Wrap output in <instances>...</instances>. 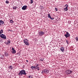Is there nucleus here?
Listing matches in <instances>:
<instances>
[{
	"label": "nucleus",
	"mask_w": 78,
	"mask_h": 78,
	"mask_svg": "<svg viewBox=\"0 0 78 78\" xmlns=\"http://www.w3.org/2000/svg\"><path fill=\"white\" fill-rule=\"evenodd\" d=\"M2 33H3V29H1V30H0V34H1Z\"/></svg>",
	"instance_id": "2eb2a0df"
},
{
	"label": "nucleus",
	"mask_w": 78,
	"mask_h": 78,
	"mask_svg": "<svg viewBox=\"0 0 78 78\" xmlns=\"http://www.w3.org/2000/svg\"><path fill=\"white\" fill-rule=\"evenodd\" d=\"M60 50H61L62 52H64V47H61Z\"/></svg>",
	"instance_id": "9b49d317"
},
{
	"label": "nucleus",
	"mask_w": 78,
	"mask_h": 78,
	"mask_svg": "<svg viewBox=\"0 0 78 78\" xmlns=\"http://www.w3.org/2000/svg\"><path fill=\"white\" fill-rule=\"evenodd\" d=\"M41 8H42V7H43V6H41Z\"/></svg>",
	"instance_id": "72a5a7b5"
},
{
	"label": "nucleus",
	"mask_w": 78,
	"mask_h": 78,
	"mask_svg": "<svg viewBox=\"0 0 78 78\" xmlns=\"http://www.w3.org/2000/svg\"><path fill=\"white\" fill-rule=\"evenodd\" d=\"M5 44H7V42H5Z\"/></svg>",
	"instance_id": "473e14b6"
},
{
	"label": "nucleus",
	"mask_w": 78,
	"mask_h": 78,
	"mask_svg": "<svg viewBox=\"0 0 78 78\" xmlns=\"http://www.w3.org/2000/svg\"><path fill=\"white\" fill-rule=\"evenodd\" d=\"M29 78H32V77H31V76H29Z\"/></svg>",
	"instance_id": "c756f323"
},
{
	"label": "nucleus",
	"mask_w": 78,
	"mask_h": 78,
	"mask_svg": "<svg viewBox=\"0 0 78 78\" xmlns=\"http://www.w3.org/2000/svg\"><path fill=\"white\" fill-rule=\"evenodd\" d=\"M10 23H13V21L12 20H10Z\"/></svg>",
	"instance_id": "4be33fe9"
},
{
	"label": "nucleus",
	"mask_w": 78,
	"mask_h": 78,
	"mask_svg": "<svg viewBox=\"0 0 78 78\" xmlns=\"http://www.w3.org/2000/svg\"><path fill=\"white\" fill-rule=\"evenodd\" d=\"M23 75H27L26 71L23 69H22V70L20 71L19 73H18V75L19 76H22Z\"/></svg>",
	"instance_id": "f257e3e1"
},
{
	"label": "nucleus",
	"mask_w": 78,
	"mask_h": 78,
	"mask_svg": "<svg viewBox=\"0 0 78 78\" xmlns=\"http://www.w3.org/2000/svg\"><path fill=\"white\" fill-rule=\"evenodd\" d=\"M26 62H28V60H26Z\"/></svg>",
	"instance_id": "2f4dec72"
},
{
	"label": "nucleus",
	"mask_w": 78,
	"mask_h": 78,
	"mask_svg": "<svg viewBox=\"0 0 78 78\" xmlns=\"http://www.w3.org/2000/svg\"><path fill=\"white\" fill-rule=\"evenodd\" d=\"M36 69H37V70H39V67L37 66Z\"/></svg>",
	"instance_id": "b1692460"
},
{
	"label": "nucleus",
	"mask_w": 78,
	"mask_h": 78,
	"mask_svg": "<svg viewBox=\"0 0 78 78\" xmlns=\"http://www.w3.org/2000/svg\"><path fill=\"white\" fill-rule=\"evenodd\" d=\"M27 8V5L23 6L22 8V10H25Z\"/></svg>",
	"instance_id": "1a4fd4ad"
},
{
	"label": "nucleus",
	"mask_w": 78,
	"mask_h": 78,
	"mask_svg": "<svg viewBox=\"0 0 78 78\" xmlns=\"http://www.w3.org/2000/svg\"><path fill=\"white\" fill-rule=\"evenodd\" d=\"M48 17L49 18H50L51 17V16H50V14H49L48 15Z\"/></svg>",
	"instance_id": "a211bd4d"
},
{
	"label": "nucleus",
	"mask_w": 78,
	"mask_h": 78,
	"mask_svg": "<svg viewBox=\"0 0 78 78\" xmlns=\"http://www.w3.org/2000/svg\"><path fill=\"white\" fill-rule=\"evenodd\" d=\"M50 19H51V20H54V19H55L53 18H51V17H50Z\"/></svg>",
	"instance_id": "a878e982"
},
{
	"label": "nucleus",
	"mask_w": 78,
	"mask_h": 78,
	"mask_svg": "<svg viewBox=\"0 0 78 78\" xmlns=\"http://www.w3.org/2000/svg\"><path fill=\"white\" fill-rule=\"evenodd\" d=\"M38 34L39 35V36H42V35H44V34L45 33H44V32H42V31H40L39 32Z\"/></svg>",
	"instance_id": "0eeeda50"
},
{
	"label": "nucleus",
	"mask_w": 78,
	"mask_h": 78,
	"mask_svg": "<svg viewBox=\"0 0 78 78\" xmlns=\"http://www.w3.org/2000/svg\"><path fill=\"white\" fill-rule=\"evenodd\" d=\"M40 61H42H42H44V59L40 58Z\"/></svg>",
	"instance_id": "6ab92c4d"
},
{
	"label": "nucleus",
	"mask_w": 78,
	"mask_h": 78,
	"mask_svg": "<svg viewBox=\"0 0 78 78\" xmlns=\"http://www.w3.org/2000/svg\"><path fill=\"white\" fill-rule=\"evenodd\" d=\"M24 43L26 45H29V43H28V41L27 39H25L23 40Z\"/></svg>",
	"instance_id": "7ed1b4c3"
},
{
	"label": "nucleus",
	"mask_w": 78,
	"mask_h": 78,
	"mask_svg": "<svg viewBox=\"0 0 78 78\" xmlns=\"http://www.w3.org/2000/svg\"><path fill=\"white\" fill-rule=\"evenodd\" d=\"M55 10H56V11H58V9H57L56 8H55Z\"/></svg>",
	"instance_id": "c85d7f7f"
},
{
	"label": "nucleus",
	"mask_w": 78,
	"mask_h": 78,
	"mask_svg": "<svg viewBox=\"0 0 78 78\" xmlns=\"http://www.w3.org/2000/svg\"><path fill=\"white\" fill-rule=\"evenodd\" d=\"M76 39L77 41H78V37H76Z\"/></svg>",
	"instance_id": "bb28decb"
},
{
	"label": "nucleus",
	"mask_w": 78,
	"mask_h": 78,
	"mask_svg": "<svg viewBox=\"0 0 78 78\" xmlns=\"http://www.w3.org/2000/svg\"><path fill=\"white\" fill-rule=\"evenodd\" d=\"M70 36V34L68 33V32H66V34H65V36L66 37V38H67L68 37H69Z\"/></svg>",
	"instance_id": "423d86ee"
},
{
	"label": "nucleus",
	"mask_w": 78,
	"mask_h": 78,
	"mask_svg": "<svg viewBox=\"0 0 78 78\" xmlns=\"http://www.w3.org/2000/svg\"><path fill=\"white\" fill-rule=\"evenodd\" d=\"M7 44H8H8H9V43H8V42H7Z\"/></svg>",
	"instance_id": "f704fd0d"
},
{
	"label": "nucleus",
	"mask_w": 78,
	"mask_h": 78,
	"mask_svg": "<svg viewBox=\"0 0 78 78\" xmlns=\"http://www.w3.org/2000/svg\"><path fill=\"white\" fill-rule=\"evenodd\" d=\"M0 37L2 38V39H6V37L5 35L3 34H1Z\"/></svg>",
	"instance_id": "20e7f679"
},
{
	"label": "nucleus",
	"mask_w": 78,
	"mask_h": 78,
	"mask_svg": "<svg viewBox=\"0 0 78 78\" xmlns=\"http://www.w3.org/2000/svg\"><path fill=\"white\" fill-rule=\"evenodd\" d=\"M9 68V69H11V70H12V66H10Z\"/></svg>",
	"instance_id": "f3484780"
},
{
	"label": "nucleus",
	"mask_w": 78,
	"mask_h": 78,
	"mask_svg": "<svg viewBox=\"0 0 78 78\" xmlns=\"http://www.w3.org/2000/svg\"><path fill=\"white\" fill-rule=\"evenodd\" d=\"M72 71H71V70H66V71L65 73L67 74V75H69V74L72 73Z\"/></svg>",
	"instance_id": "f03ea898"
},
{
	"label": "nucleus",
	"mask_w": 78,
	"mask_h": 78,
	"mask_svg": "<svg viewBox=\"0 0 78 78\" xmlns=\"http://www.w3.org/2000/svg\"><path fill=\"white\" fill-rule=\"evenodd\" d=\"M8 31H12L10 29H9L8 30Z\"/></svg>",
	"instance_id": "cd10ccee"
},
{
	"label": "nucleus",
	"mask_w": 78,
	"mask_h": 78,
	"mask_svg": "<svg viewBox=\"0 0 78 78\" xmlns=\"http://www.w3.org/2000/svg\"><path fill=\"white\" fill-rule=\"evenodd\" d=\"M17 6H16L15 5L14 6H13V9H17Z\"/></svg>",
	"instance_id": "4468645a"
},
{
	"label": "nucleus",
	"mask_w": 78,
	"mask_h": 78,
	"mask_svg": "<svg viewBox=\"0 0 78 78\" xmlns=\"http://www.w3.org/2000/svg\"><path fill=\"white\" fill-rule=\"evenodd\" d=\"M43 72L45 73H48L49 72V70L48 69H45L43 70V71L41 72V73H43Z\"/></svg>",
	"instance_id": "39448f33"
},
{
	"label": "nucleus",
	"mask_w": 78,
	"mask_h": 78,
	"mask_svg": "<svg viewBox=\"0 0 78 78\" xmlns=\"http://www.w3.org/2000/svg\"><path fill=\"white\" fill-rule=\"evenodd\" d=\"M66 42L67 44H69V43H68V41H66Z\"/></svg>",
	"instance_id": "7c9ffc66"
},
{
	"label": "nucleus",
	"mask_w": 78,
	"mask_h": 78,
	"mask_svg": "<svg viewBox=\"0 0 78 78\" xmlns=\"http://www.w3.org/2000/svg\"><path fill=\"white\" fill-rule=\"evenodd\" d=\"M67 6H66L65 8H64L63 10L64 11H68V8H67Z\"/></svg>",
	"instance_id": "ddd939ff"
},
{
	"label": "nucleus",
	"mask_w": 78,
	"mask_h": 78,
	"mask_svg": "<svg viewBox=\"0 0 78 78\" xmlns=\"http://www.w3.org/2000/svg\"><path fill=\"white\" fill-rule=\"evenodd\" d=\"M4 55L6 56H8V53L6 52H4Z\"/></svg>",
	"instance_id": "dca6fc26"
},
{
	"label": "nucleus",
	"mask_w": 78,
	"mask_h": 78,
	"mask_svg": "<svg viewBox=\"0 0 78 78\" xmlns=\"http://www.w3.org/2000/svg\"><path fill=\"white\" fill-rule=\"evenodd\" d=\"M5 3H7V4H8V3H9V1L7 0L5 1Z\"/></svg>",
	"instance_id": "412c9836"
},
{
	"label": "nucleus",
	"mask_w": 78,
	"mask_h": 78,
	"mask_svg": "<svg viewBox=\"0 0 78 78\" xmlns=\"http://www.w3.org/2000/svg\"><path fill=\"white\" fill-rule=\"evenodd\" d=\"M12 53L13 54H15V53H16V51L15 49H14V48H12Z\"/></svg>",
	"instance_id": "6e6552de"
},
{
	"label": "nucleus",
	"mask_w": 78,
	"mask_h": 78,
	"mask_svg": "<svg viewBox=\"0 0 78 78\" xmlns=\"http://www.w3.org/2000/svg\"><path fill=\"white\" fill-rule=\"evenodd\" d=\"M30 0L31 1L30 2V3L31 4H32V3H33V0Z\"/></svg>",
	"instance_id": "aec40b11"
},
{
	"label": "nucleus",
	"mask_w": 78,
	"mask_h": 78,
	"mask_svg": "<svg viewBox=\"0 0 78 78\" xmlns=\"http://www.w3.org/2000/svg\"><path fill=\"white\" fill-rule=\"evenodd\" d=\"M8 43H11V41L10 40H8L7 41Z\"/></svg>",
	"instance_id": "393cba45"
},
{
	"label": "nucleus",
	"mask_w": 78,
	"mask_h": 78,
	"mask_svg": "<svg viewBox=\"0 0 78 78\" xmlns=\"http://www.w3.org/2000/svg\"><path fill=\"white\" fill-rule=\"evenodd\" d=\"M38 66H39V65L37 64L36 66H32L31 67V69L34 70V69H35V68H36Z\"/></svg>",
	"instance_id": "9d476101"
},
{
	"label": "nucleus",
	"mask_w": 78,
	"mask_h": 78,
	"mask_svg": "<svg viewBox=\"0 0 78 78\" xmlns=\"http://www.w3.org/2000/svg\"><path fill=\"white\" fill-rule=\"evenodd\" d=\"M4 22L2 20H0V25H2L3 24H5Z\"/></svg>",
	"instance_id": "f8f14e48"
},
{
	"label": "nucleus",
	"mask_w": 78,
	"mask_h": 78,
	"mask_svg": "<svg viewBox=\"0 0 78 78\" xmlns=\"http://www.w3.org/2000/svg\"><path fill=\"white\" fill-rule=\"evenodd\" d=\"M67 6H67V8H68V7L69 6V5H67V4H66L64 6V7H65L66 8V7H67Z\"/></svg>",
	"instance_id": "5701e85b"
}]
</instances>
